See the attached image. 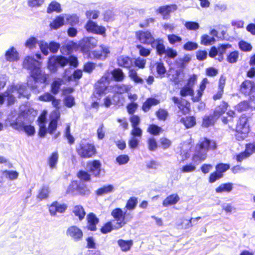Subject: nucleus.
<instances>
[{"label":"nucleus","mask_w":255,"mask_h":255,"mask_svg":"<svg viewBox=\"0 0 255 255\" xmlns=\"http://www.w3.org/2000/svg\"><path fill=\"white\" fill-rule=\"evenodd\" d=\"M40 65L41 63L32 57L27 56L24 59L23 67L28 70L30 73L27 84L31 89H35L36 83H44L47 80V75L41 70Z\"/></svg>","instance_id":"nucleus-1"},{"label":"nucleus","mask_w":255,"mask_h":255,"mask_svg":"<svg viewBox=\"0 0 255 255\" xmlns=\"http://www.w3.org/2000/svg\"><path fill=\"white\" fill-rule=\"evenodd\" d=\"M30 93L23 84L9 86L5 92L0 94V106L3 104L6 99L8 106L13 105L16 101V97L29 99Z\"/></svg>","instance_id":"nucleus-2"},{"label":"nucleus","mask_w":255,"mask_h":255,"mask_svg":"<svg viewBox=\"0 0 255 255\" xmlns=\"http://www.w3.org/2000/svg\"><path fill=\"white\" fill-rule=\"evenodd\" d=\"M216 148V143L214 140L206 137L200 138L196 145L192 160L197 164L200 163L206 159L209 150H214Z\"/></svg>","instance_id":"nucleus-3"},{"label":"nucleus","mask_w":255,"mask_h":255,"mask_svg":"<svg viewBox=\"0 0 255 255\" xmlns=\"http://www.w3.org/2000/svg\"><path fill=\"white\" fill-rule=\"evenodd\" d=\"M16 115L17 113L15 111L8 115L6 122L9 124V126L16 130H23L29 136L34 135L35 133L34 127L26 125L23 116L19 115L16 117Z\"/></svg>","instance_id":"nucleus-4"},{"label":"nucleus","mask_w":255,"mask_h":255,"mask_svg":"<svg viewBox=\"0 0 255 255\" xmlns=\"http://www.w3.org/2000/svg\"><path fill=\"white\" fill-rule=\"evenodd\" d=\"M68 63L75 67H77L78 65L77 58L73 56H70L68 58L62 56H53L49 59L48 68L51 71L55 72L57 70V64L64 67Z\"/></svg>","instance_id":"nucleus-5"},{"label":"nucleus","mask_w":255,"mask_h":255,"mask_svg":"<svg viewBox=\"0 0 255 255\" xmlns=\"http://www.w3.org/2000/svg\"><path fill=\"white\" fill-rule=\"evenodd\" d=\"M111 215L117 222L114 226L115 230L122 228L132 218V214L127 211L124 212L121 208L114 209L111 212Z\"/></svg>","instance_id":"nucleus-6"},{"label":"nucleus","mask_w":255,"mask_h":255,"mask_svg":"<svg viewBox=\"0 0 255 255\" xmlns=\"http://www.w3.org/2000/svg\"><path fill=\"white\" fill-rule=\"evenodd\" d=\"M76 149L78 154L81 157L85 158L92 157L96 153L94 145L84 140L81 141Z\"/></svg>","instance_id":"nucleus-7"},{"label":"nucleus","mask_w":255,"mask_h":255,"mask_svg":"<svg viewBox=\"0 0 255 255\" xmlns=\"http://www.w3.org/2000/svg\"><path fill=\"white\" fill-rule=\"evenodd\" d=\"M236 138L239 140L244 139L249 132V125L247 123V119L245 117L240 119L236 127Z\"/></svg>","instance_id":"nucleus-8"},{"label":"nucleus","mask_w":255,"mask_h":255,"mask_svg":"<svg viewBox=\"0 0 255 255\" xmlns=\"http://www.w3.org/2000/svg\"><path fill=\"white\" fill-rule=\"evenodd\" d=\"M111 80V74L107 72L101 78L96 84V91L99 95L106 94L109 89L108 85Z\"/></svg>","instance_id":"nucleus-9"},{"label":"nucleus","mask_w":255,"mask_h":255,"mask_svg":"<svg viewBox=\"0 0 255 255\" xmlns=\"http://www.w3.org/2000/svg\"><path fill=\"white\" fill-rule=\"evenodd\" d=\"M67 192L72 194L85 195L88 194L89 191L84 183L77 181H73L69 185Z\"/></svg>","instance_id":"nucleus-10"},{"label":"nucleus","mask_w":255,"mask_h":255,"mask_svg":"<svg viewBox=\"0 0 255 255\" xmlns=\"http://www.w3.org/2000/svg\"><path fill=\"white\" fill-rule=\"evenodd\" d=\"M168 77L175 85H178L184 80V74L183 70L181 68H171L168 71Z\"/></svg>","instance_id":"nucleus-11"},{"label":"nucleus","mask_w":255,"mask_h":255,"mask_svg":"<svg viewBox=\"0 0 255 255\" xmlns=\"http://www.w3.org/2000/svg\"><path fill=\"white\" fill-rule=\"evenodd\" d=\"M66 235L74 242H79L82 240L83 237L82 231L76 226L69 227L66 230Z\"/></svg>","instance_id":"nucleus-12"},{"label":"nucleus","mask_w":255,"mask_h":255,"mask_svg":"<svg viewBox=\"0 0 255 255\" xmlns=\"http://www.w3.org/2000/svg\"><path fill=\"white\" fill-rule=\"evenodd\" d=\"M85 28L88 32L103 35L106 31V28L104 27L98 25L90 19L86 23Z\"/></svg>","instance_id":"nucleus-13"},{"label":"nucleus","mask_w":255,"mask_h":255,"mask_svg":"<svg viewBox=\"0 0 255 255\" xmlns=\"http://www.w3.org/2000/svg\"><path fill=\"white\" fill-rule=\"evenodd\" d=\"M98 43L97 40L93 37L83 38L80 42L79 45L84 52H86L89 48L95 47Z\"/></svg>","instance_id":"nucleus-14"},{"label":"nucleus","mask_w":255,"mask_h":255,"mask_svg":"<svg viewBox=\"0 0 255 255\" xmlns=\"http://www.w3.org/2000/svg\"><path fill=\"white\" fill-rule=\"evenodd\" d=\"M87 168L89 171L96 177H100L102 169L101 168L102 164L99 160H94L89 161L87 163Z\"/></svg>","instance_id":"nucleus-15"},{"label":"nucleus","mask_w":255,"mask_h":255,"mask_svg":"<svg viewBox=\"0 0 255 255\" xmlns=\"http://www.w3.org/2000/svg\"><path fill=\"white\" fill-rule=\"evenodd\" d=\"M67 208L66 204L54 201L49 206V211L51 216H55L57 213H64Z\"/></svg>","instance_id":"nucleus-16"},{"label":"nucleus","mask_w":255,"mask_h":255,"mask_svg":"<svg viewBox=\"0 0 255 255\" xmlns=\"http://www.w3.org/2000/svg\"><path fill=\"white\" fill-rule=\"evenodd\" d=\"M136 35L137 39L139 40L141 43L144 44H150L154 42L155 39L151 34V33L148 31H138L136 32Z\"/></svg>","instance_id":"nucleus-17"},{"label":"nucleus","mask_w":255,"mask_h":255,"mask_svg":"<svg viewBox=\"0 0 255 255\" xmlns=\"http://www.w3.org/2000/svg\"><path fill=\"white\" fill-rule=\"evenodd\" d=\"M177 9V6L175 4L166 5L160 6L156 10V12L161 14L163 16V19H168L169 18V14Z\"/></svg>","instance_id":"nucleus-18"},{"label":"nucleus","mask_w":255,"mask_h":255,"mask_svg":"<svg viewBox=\"0 0 255 255\" xmlns=\"http://www.w3.org/2000/svg\"><path fill=\"white\" fill-rule=\"evenodd\" d=\"M60 113L58 110H55L51 113L50 116V122L47 129L49 133L52 134L56 129L57 122L60 118Z\"/></svg>","instance_id":"nucleus-19"},{"label":"nucleus","mask_w":255,"mask_h":255,"mask_svg":"<svg viewBox=\"0 0 255 255\" xmlns=\"http://www.w3.org/2000/svg\"><path fill=\"white\" fill-rule=\"evenodd\" d=\"M4 58L7 62H16L19 59V53L16 49L12 46L5 51L4 54Z\"/></svg>","instance_id":"nucleus-20"},{"label":"nucleus","mask_w":255,"mask_h":255,"mask_svg":"<svg viewBox=\"0 0 255 255\" xmlns=\"http://www.w3.org/2000/svg\"><path fill=\"white\" fill-rule=\"evenodd\" d=\"M241 90L246 95L255 92V83L250 80L245 81L241 85Z\"/></svg>","instance_id":"nucleus-21"},{"label":"nucleus","mask_w":255,"mask_h":255,"mask_svg":"<svg viewBox=\"0 0 255 255\" xmlns=\"http://www.w3.org/2000/svg\"><path fill=\"white\" fill-rule=\"evenodd\" d=\"M180 200V197L177 194H173L167 196L163 201L162 205L164 207L176 204Z\"/></svg>","instance_id":"nucleus-22"},{"label":"nucleus","mask_w":255,"mask_h":255,"mask_svg":"<svg viewBox=\"0 0 255 255\" xmlns=\"http://www.w3.org/2000/svg\"><path fill=\"white\" fill-rule=\"evenodd\" d=\"M65 24L64 14L57 16L50 24V27L53 29H57Z\"/></svg>","instance_id":"nucleus-23"},{"label":"nucleus","mask_w":255,"mask_h":255,"mask_svg":"<svg viewBox=\"0 0 255 255\" xmlns=\"http://www.w3.org/2000/svg\"><path fill=\"white\" fill-rule=\"evenodd\" d=\"M153 48H155L158 55L161 56L164 54L166 49L163 44V41L161 39H155L151 45Z\"/></svg>","instance_id":"nucleus-24"},{"label":"nucleus","mask_w":255,"mask_h":255,"mask_svg":"<svg viewBox=\"0 0 255 255\" xmlns=\"http://www.w3.org/2000/svg\"><path fill=\"white\" fill-rule=\"evenodd\" d=\"M88 229L91 231H96V225L99 222L98 219L93 213H90L87 216Z\"/></svg>","instance_id":"nucleus-25"},{"label":"nucleus","mask_w":255,"mask_h":255,"mask_svg":"<svg viewBox=\"0 0 255 255\" xmlns=\"http://www.w3.org/2000/svg\"><path fill=\"white\" fill-rule=\"evenodd\" d=\"M172 100L175 104L177 105L178 108L180 110H184V109L188 110V108L190 105L189 103L186 100L182 98L179 99L176 97H172Z\"/></svg>","instance_id":"nucleus-26"},{"label":"nucleus","mask_w":255,"mask_h":255,"mask_svg":"<svg viewBox=\"0 0 255 255\" xmlns=\"http://www.w3.org/2000/svg\"><path fill=\"white\" fill-rule=\"evenodd\" d=\"M118 64L121 67L129 68L132 65V61L128 56H121L118 58Z\"/></svg>","instance_id":"nucleus-27"},{"label":"nucleus","mask_w":255,"mask_h":255,"mask_svg":"<svg viewBox=\"0 0 255 255\" xmlns=\"http://www.w3.org/2000/svg\"><path fill=\"white\" fill-rule=\"evenodd\" d=\"M64 14L65 21V24L68 23L72 26H74L78 24L79 22V17L75 14Z\"/></svg>","instance_id":"nucleus-28"},{"label":"nucleus","mask_w":255,"mask_h":255,"mask_svg":"<svg viewBox=\"0 0 255 255\" xmlns=\"http://www.w3.org/2000/svg\"><path fill=\"white\" fill-rule=\"evenodd\" d=\"M159 103V101L155 98H148L143 103L142 109L145 112L148 111L151 106H155Z\"/></svg>","instance_id":"nucleus-29"},{"label":"nucleus","mask_w":255,"mask_h":255,"mask_svg":"<svg viewBox=\"0 0 255 255\" xmlns=\"http://www.w3.org/2000/svg\"><path fill=\"white\" fill-rule=\"evenodd\" d=\"M159 103V101L155 98H148L143 103L142 109L145 112L148 111L151 106H155Z\"/></svg>","instance_id":"nucleus-30"},{"label":"nucleus","mask_w":255,"mask_h":255,"mask_svg":"<svg viewBox=\"0 0 255 255\" xmlns=\"http://www.w3.org/2000/svg\"><path fill=\"white\" fill-rule=\"evenodd\" d=\"M118 244L123 252L129 251L133 245L132 241H125L122 239L118 240Z\"/></svg>","instance_id":"nucleus-31"},{"label":"nucleus","mask_w":255,"mask_h":255,"mask_svg":"<svg viewBox=\"0 0 255 255\" xmlns=\"http://www.w3.org/2000/svg\"><path fill=\"white\" fill-rule=\"evenodd\" d=\"M228 105L227 103L223 102L219 106H218L214 112V117L217 119L221 115L224 114L227 110Z\"/></svg>","instance_id":"nucleus-32"},{"label":"nucleus","mask_w":255,"mask_h":255,"mask_svg":"<svg viewBox=\"0 0 255 255\" xmlns=\"http://www.w3.org/2000/svg\"><path fill=\"white\" fill-rule=\"evenodd\" d=\"M61 12L62 11V8L61 7V4L56 1H52L48 5L47 12L48 13H52V12Z\"/></svg>","instance_id":"nucleus-33"},{"label":"nucleus","mask_w":255,"mask_h":255,"mask_svg":"<svg viewBox=\"0 0 255 255\" xmlns=\"http://www.w3.org/2000/svg\"><path fill=\"white\" fill-rule=\"evenodd\" d=\"M73 212L75 216L78 217L80 221L82 220L86 215L83 207L80 205L75 206L73 210Z\"/></svg>","instance_id":"nucleus-34"},{"label":"nucleus","mask_w":255,"mask_h":255,"mask_svg":"<svg viewBox=\"0 0 255 255\" xmlns=\"http://www.w3.org/2000/svg\"><path fill=\"white\" fill-rule=\"evenodd\" d=\"M191 60V57L190 55H185L183 57L178 58L176 60L177 65L181 68H184L185 65L187 64Z\"/></svg>","instance_id":"nucleus-35"},{"label":"nucleus","mask_w":255,"mask_h":255,"mask_svg":"<svg viewBox=\"0 0 255 255\" xmlns=\"http://www.w3.org/2000/svg\"><path fill=\"white\" fill-rule=\"evenodd\" d=\"M233 185L231 183L222 184L216 189V192L218 193L230 192L233 190Z\"/></svg>","instance_id":"nucleus-36"},{"label":"nucleus","mask_w":255,"mask_h":255,"mask_svg":"<svg viewBox=\"0 0 255 255\" xmlns=\"http://www.w3.org/2000/svg\"><path fill=\"white\" fill-rule=\"evenodd\" d=\"M110 74L111 79H112V77H113L117 81H122L125 78L124 74L123 71L120 69H115Z\"/></svg>","instance_id":"nucleus-37"},{"label":"nucleus","mask_w":255,"mask_h":255,"mask_svg":"<svg viewBox=\"0 0 255 255\" xmlns=\"http://www.w3.org/2000/svg\"><path fill=\"white\" fill-rule=\"evenodd\" d=\"M2 174L4 177L10 180L16 179L19 175V173L16 171L7 170L3 171Z\"/></svg>","instance_id":"nucleus-38"},{"label":"nucleus","mask_w":255,"mask_h":255,"mask_svg":"<svg viewBox=\"0 0 255 255\" xmlns=\"http://www.w3.org/2000/svg\"><path fill=\"white\" fill-rule=\"evenodd\" d=\"M131 88L130 85H124V84H117L114 88L115 91L119 94H123L127 93L130 91Z\"/></svg>","instance_id":"nucleus-39"},{"label":"nucleus","mask_w":255,"mask_h":255,"mask_svg":"<svg viewBox=\"0 0 255 255\" xmlns=\"http://www.w3.org/2000/svg\"><path fill=\"white\" fill-rule=\"evenodd\" d=\"M216 41L214 37H211L207 34H204L201 37V44L204 45L213 44Z\"/></svg>","instance_id":"nucleus-40"},{"label":"nucleus","mask_w":255,"mask_h":255,"mask_svg":"<svg viewBox=\"0 0 255 255\" xmlns=\"http://www.w3.org/2000/svg\"><path fill=\"white\" fill-rule=\"evenodd\" d=\"M137 204V199L135 197H130L127 201L125 206V208L127 209L126 211H131L133 210Z\"/></svg>","instance_id":"nucleus-41"},{"label":"nucleus","mask_w":255,"mask_h":255,"mask_svg":"<svg viewBox=\"0 0 255 255\" xmlns=\"http://www.w3.org/2000/svg\"><path fill=\"white\" fill-rule=\"evenodd\" d=\"M62 83V80L60 79H56L52 82L51 86V91L53 94L56 95L58 93Z\"/></svg>","instance_id":"nucleus-42"},{"label":"nucleus","mask_w":255,"mask_h":255,"mask_svg":"<svg viewBox=\"0 0 255 255\" xmlns=\"http://www.w3.org/2000/svg\"><path fill=\"white\" fill-rule=\"evenodd\" d=\"M129 77L136 83L142 84L144 83L143 80L138 76L137 72L133 69L129 70Z\"/></svg>","instance_id":"nucleus-43"},{"label":"nucleus","mask_w":255,"mask_h":255,"mask_svg":"<svg viewBox=\"0 0 255 255\" xmlns=\"http://www.w3.org/2000/svg\"><path fill=\"white\" fill-rule=\"evenodd\" d=\"M182 122L186 128L193 127L196 124L195 118L194 117H187L182 119Z\"/></svg>","instance_id":"nucleus-44"},{"label":"nucleus","mask_w":255,"mask_h":255,"mask_svg":"<svg viewBox=\"0 0 255 255\" xmlns=\"http://www.w3.org/2000/svg\"><path fill=\"white\" fill-rule=\"evenodd\" d=\"M58 159V154L57 152H55L52 153L48 159V164L51 168L53 169L56 167Z\"/></svg>","instance_id":"nucleus-45"},{"label":"nucleus","mask_w":255,"mask_h":255,"mask_svg":"<svg viewBox=\"0 0 255 255\" xmlns=\"http://www.w3.org/2000/svg\"><path fill=\"white\" fill-rule=\"evenodd\" d=\"M114 187L112 185L104 186L97 191V194L98 195H102L104 194H107L114 191Z\"/></svg>","instance_id":"nucleus-46"},{"label":"nucleus","mask_w":255,"mask_h":255,"mask_svg":"<svg viewBox=\"0 0 255 255\" xmlns=\"http://www.w3.org/2000/svg\"><path fill=\"white\" fill-rule=\"evenodd\" d=\"M167 39L169 43L172 45L181 43L182 40L181 37L174 34H168Z\"/></svg>","instance_id":"nucleus-47"},{"label":"nucleus","mask_w":255,"mask_h":255,"mask_svg":"<svg viewBox=\"0 0 255 255\" xmlns=\"http://www.w3.org/2000/svg\"><path fill=\"white\" fill-rule=\"evenodd\" d=\"M180 93L182 97L187 96H191L192 97L194 94V90L192 87L185 85L181 89Z\"/></svg>","instance_id":"nucleus-48"},{"label":"nucleus","mask_w":255,"mask_h":255,"mask_svg":"<svg viewBox=\"0 0 255 255\" xmlns=\"http://www.w3.org/2000/svg\"><path fill=\"white\" fill-rule=\"evenodd\" d=\"M38 43L37 39L34 37H31L25 42V46L30 49L34 48Z\"/></svg>","instance_id":"nucleus-49"},{"label":"nucleus","mask_w":255,"mask_h":255,"mask_svg":"<svg viewBox=\"0 0 255 255\" xmlns=\"http://www.w3.org/2000/svg\"><path fill=\"white\" fill-rule=\"evenodd\" d=\"M49 193V189L48 187L44 186L39 191L37 195V198L40 200L46 199L48 197Z\"/></svg>","instance_id":"nucleus-50"},{"label":"nucleus","mask_w":255,"mask_h":255,"mask_svg":"<svg viewBox=\"0 0 255 255\" xmlns=\"http://www.w3.org/2000/svg\"><path fill=\"white\" fill-rule=\"evenodd\" d=\"M184 25L187 29L189 30H196L199 28V23L195 21H186Z\"/></svg>","instance_id":"nucleus-51"},{"label":"nucleus","mask_w":255,"mask_h":255,"mask_svg":"<svg viewBox=\"0 0 255 255\" xmlns=\"http://www.w3.org/2000/svg\"><path fill=\"white\" fill-rule=\"evenodd\" d=\"M215 118L213 116H205L203 120L202 126L205 128L213 125L214 123V119Z\"/></svg>","instance_id":"nucleus-52"},{"label":"nucleus","mask_w":255,"mask_h":255,"mask_svg":"<svg viewBox=\"0 0 255 255\" xmlns=\"http://www.w3.org/2000/svg\"><path fill=\"white\" fill-rule=\"evenodd\" d=\"M38 44L42 53L45 55H47L49 53V44L44 41H41Z\"/></svg>","instance_id":"nucleus-53"},{"label":"nucleus","mask_w":255,"mask_h":255,"mask_svg":"<svg viewBox=\"0 0 255 255\" xmlns=\"http://www.w3.org/2000/svg\"><path fill=\"white\" fill-rule=\"evenodd\" d=\"M164 54L165 55V57L170 59H174L177 56V52L172 48L167 47Z\"/></svg>","instance_id":"nucleus-54"},{"label":"nucleus","mask_w":255,"mask_h":255,"mask_svg":"<svg viewBox=\"0 0 255 255\" xmlns=\"http://www.w3.org/2000/svg\"><path fill=\"white\" fill-rule=\"evenodd\" d=\"M196 169V166L194 164L190 163L183 166L181 168V172L182 173H189L194 171Z\"/></svg>","instance_id":"nucleus-55"},{"label":"nucleus","mask_w":255,"mask_h":255,"mask_svg":"<svg viewBox=\"0 0 255 255\" xmlns=\"http://www.w3.org/2000/svg\"><path fill=\"white\" fill-rule=\"evenodd\" d=\"M89 57L91 58H96L100 60L105 59V56L102 55L101 50L100 51H92L89 53Z\"/></svg>","instance_id":"nucleus-56"},{"label":"nucleus","mask_w":255,"mask_h":255,"mask_svg":"<svg viewBox=\"0 0 255 255\" xmlns=\"http://www.w3.org/2000/svg\"><path fill=\"white\" fill-rule=\"evenodd\" d=\"M117 162L120 165L127 164L129 160V157L128 155L122 154L116 158Z\"/></svg>","instance_id":"nucleus-57"},{"label":"nucleus","mask_w":255,"mask_h":255,"mask_svg":"<svg viewBox=\"0 0 255 255\" xmlns=\"http://www.w3.org/2000/svg\"><path fill=\"white\" fill-rule=\"evenodd\" d=\"M148 131L152 134L158 135L162 131V128L155 125H151L148 128Z\"/></svg>","instance_id":"nucleus-58"},{"label":"nucleus","mask_w":255,"mask_h":255,"mask_svg":"<svg viewBox=\"0 0 255 255\" xmlns=\"http://www.w3.org/2000/svg\"><path fill=\"white\" fill-rule=\"evenodd\" d=\"M158 119L161 121H165L168 116V113L165 110L160 109L156 112Z\"/></svg>","instance_id":"nucleus-59"},{"label":"nucleus","mask_w":255,"mask_h":255,"mask_svg":"<svg viewBox=\"0 0 255 255\" xmlns=\"http://www.w3.org/2000/svg\"><path fill=\"white\" fill-rule=\"evenodd\" d=\"M230 165L225 163H219L216 165V170L219 173L223 174L230 168Z\"/></svg>","instance_id":"nucleus-60"},{"label":"nucleus","mask_w":255,"mask_h":255,"mask_svg":"<svg viewBox=\"0 0 255 255\" xmlns=\"http://www.w3.org/2000/svg\"><path fill=\"white\" fill-rule=\"evenodd\" d=\"M198 46L197 43L194 42L188 41L183 45V48L185 50L191 51L196 49Z\"/></svg>","instance_id":"nucleus-61"},{"label":"nucleus","mask_w":255,"mask_h":255,"mask_svg":"<svg viewBox=\"0 0 255 255\" xmlns=\"http://www.w3.org/2000/svg\"><path fill=\"white\" fill-rule=\"evenodd\" d=\"M77 176L82 180L88 181L90 180L91 175L87 172L81 170L77 173Z\"/></svg>","instance_id":"nucleus-62"},{"label":"nucleus","mask_w":255,"mask_h":255,"mask_svg":"<svg viewBox=\"0 0 255 255\" xmlns=\"http://www.w3.org/2000/svg\"><path fill=\"white\" fill-rule=\"evenodd\" d=\"M223 176V174L219 173L216 171L210 174L209 178V182L211 183H214L217 180L221 178Z\"/></svg>","instance_id":"nucleus-63"},{"label":"nucleus","mask_w":255,"mask_h":255,"mask_svg":"<svg viewBox=\"0 0 255 255\" xmlns=\"http://www.w3.org/2000/svg\"><path fill=\"white\" fill-rule=\"evenodd\" d=\"M239 58V52L234 51L231 52L227 57L228 61L230 63H234L237 61Z\"/></svg>","instance_id":"nucleus-64"}]
</instances>
